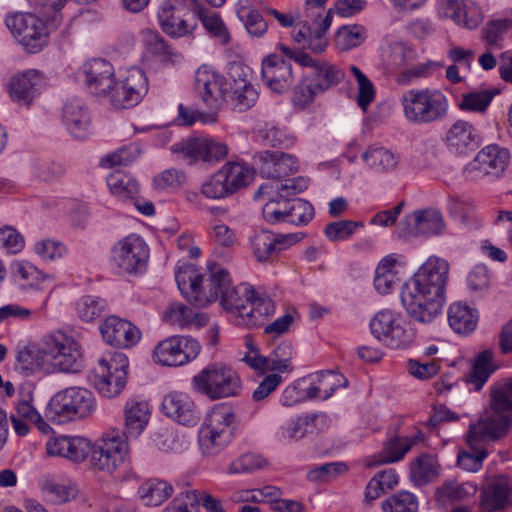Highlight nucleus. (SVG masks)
Masks as SVG:
<instances>
[{
  "instance_id": "obj_30",
  "label": "nucleus",
  "mask_w": 512,
  "mask_h": 512,
  "mask_svg": "<svg viewBox=\"0 0 512 512\" xmlns=\"http://www.w3.org/2000/svg\"><path fill=\"white\" fill-rule=\"evenodd\" d=\"M407 234L411 236H439L445 230L441 212L435 208L415 211L406 216Z\"/></svg>"
},
{
  "instance_id": "obj_57",
  "label": "nucleus",
  "mask_w": 512,
  "mask_h": 512,
  "mask_svg": "<svg viewBox=\"0 0 512 512\" xmlns=\"http://www.w3.org/2000/svg\"><path fill=\"white\" fill-rule=\"evenodd\" d=\"M512 30L511 18H499L490 20L482 29V39L490 46H500L504 36Z\"/></svg>"
},
{
  "instance_id": "obj_14",
  "label": "nucleus",
  "mask_w": 512,
  "mask_h": 512,
  "mask_svg": "<svg viewBox=\"0 0 512 512\" xmlns=\"http://www.w3.org/2000/svg\"><path fill=\"white\" fill-rule=\"evenodd\" d=\"M11 34L29 53H38L48 41V32L42 19L32 13L9 14L5 20Z\"/></svg>"
},
{
  "instance_id": "obj_48",
  "label": "nucleus",
  "mask_w": 512,
  "mask_h": 512,
  "mask_svg": "<svg viewBox=\"0 0 512 512\" xmlns=\"http://www.w3.org/2000/svg\"><path fill=\"white\" fill-rule=\"evenodd\" d=\"M238 18L244 23L247 31L253 36H262L268 28V24L254 8L250 0H239L236 7Z\"/></svg>"
},
{
  "instance_id": "obj_7",
  "label": "nucleus",
  "mask_w": 512,
  "mask_h": 512,
  "mask_svg": "<svg viewBox=\"0 0 512 512\" xmlns=\"http://www.w3.org/2000/svg\"><path fill=\"white\" fill-rule=\"evenodd\" d=\"M129 360L122 352H108L98 359L89 381L104 398L117 397L127 384Z\"/></svg>"
},
{
  "instance_id": "obj_13",
  "label": "nucleus",
  "mask_w": 512,
  "mask_h": 512,
  "mask_svg": "<svg viewBox=\"0 0 512 512\" xmlns=\"http://www.w3.org/2000/svg\"><path fill=\"white\" fill-rule=\"evenodd\" d=\"M44 354L49 364L48 373H77L83 366L80 344L63 334L52 335L45 339Z\"/></svg>"
},
{
  "instance_id": "obj_55",
  "label": "nucleus",
  "mask_w": 512,
  "mask_h": 512,
  "mask_svg": "<svg viewBox=\"0 0 512 512\" xmlns=\"http://www.w3.org/2000/svg\"><path fill=\"white\" fill-rule=\"evenodd\" d=\"M383 512H417L418 499L409 491H398L387 497L381 504Z\"/></svg>"
},
{
  "instance_id": "obj_20",
  "label": "nucleus",
  "mask_w": 512,
  "mask_h": 512,
  "mask_svg": "<svg viewBox=\"0 0 512 512\" xmlns=\"http://www.w3.org/2000/svg\"><path fill=\"white\" fill-rule=\"evenodd\" d=\"M424 434L418 431L413 436H391L384 443L381 451L365 458L366 467H375L401 461L411 448L424 442Z\"/></svg>"
},
{
  "instance_id": "obj_52",
  "label": "nucleus",
  "mask_w": 512,
  "mask_h": 512,
  "mask_svg": "<svg viewBox=\"0 0 512 512\" xmlns=\"http://www.w3.org/2000/svg\"><path fill=\"white\" fill-rule=\"evenodd\" d=\"M367 37V30L364 26L344 25L335 34V45L341 51H348L361 45Z\"/></svg>"
},
{
  "instance_id": "obj_21",
  "label": "nucleus",
  "mask_w": 512,
  "mask_h": 512,
  "mask_svg": "<svg viewBox=\"0 0 512 512\" xmlns=\"http://www.w3.org/2000/svg\"><path fill=\"white\" fill-rule=\"evenodd\" d=\"M300 239L298 234H276L262 230L250 238V245L255 259L260 263H265L273 260L281 251L286 250Z\"/></svg>"
},
{
  "instance_id": "obj_29",
  "label": "nucleus",
  "mask_w": 512,
  "mask_h": 512,
  "mask_svg": "<svg viewBox=\"0 0 512 512\" xmlns=\"http://www.w3.org/2000/svg\"><path fill=\"white\" fill-rule=\"evenodd\" d=\"M161 408L167 417L184 426H194L200 419L194 401L184 393L173 392L166 395Z\"/></svg>"
},
{
  "instance_id": "obj_62",
  "label": "nucleus",
  "mask_w": 512,
  "mask_h": 512,
  "mask_svg": "<svg viewBox=\"0 0 512 512\" xmlns=\"http://www.w3.org/2000/svg\"><path fill=\"white\" fill-rule=\"evenodd\" d=\"M350 72L355 77L358 85L357 104L362 110L374 101L375 88L370 79L355 65L350 66Z\"/></svg>"
},
{
  "instance_id": "obj_26",
  "label": "nucleus",
  "mask_w": 512,
  "mask_h": 512,
  "mask_svg": "<svg viewBox=\"0 0 512 512\" xmlns=\"http://www.w3.org/2000/svg\"><path fill=\"white\" fill-rule=\"evenodd\" d=\"M85 77V83L89 91L101 98H104L108 89L113 84L115 70L113 65L102 58H95L86 61L81 67Z\"/></svg>"
},
{
  "instance_id": "obj_19",
  "label": "nucleus",
  "mask_w": 512,
  "mask_h": 512,
  "mask_svg": "<svg viewBox=\"0 0 512 512\" xmlns=\"http://www.w3.org/2000/svg\"><path fill=\"white\" fill-rule=\"evenodd\" d=\"M227 85L225 77L207 65L200 66L196 71L195 90L210 109H218L224 103Z\"/></svg>"
},
{
  "instance_id": "obj_51",
  "label": "nucleus",
  "mask_w": 512,
  "mask_h": 512,
  "mask_svg": "<svg viewBox=\"0 0 512 512\" xmlns=\"http://www.w3.org/2000/svg\"><path fill=\"white\" fill-rule=\"evenodd\" d=\"M325 415L307 414L297 417L295 420L281 427L280 438L286 442H294L302 439L308 433V427L317 420H323Z\"/></svg>"
},
{
  "instance_id": "obj_41",
  "label": "nucleus",
  "mask_w": 512,
  "mask_h": 512,
  "mask_svg": "<svg viewBox=\"0 0 512 512\" xmlns=\"http://www.w3.org/2000/svg\"><path fill=\"white\" fill-rule=\"evenodd\" d=\"M254 289L247 284H240L236 287H231L226 294L220 299L221 304L227 310L236 324L242 314L246 310L254 296Z\"/></svg>"
},
{
  "instance_id": "obj_6",
  "label": "nucleus",
  "mask_w": 512,
  "mask_h": 512,
  "mask_svg": "<svg viewBox=\"0 0 512 512\" xmlns=\"http://www.w3.org/2000/svg\"><path fill=\"white\" fill-rule=\"evenodd\" d=\"M150 248L138 234H129L110 248L109 264L118 275L139 276L146 272Z\"/></svg>"
},
{
  "instance_id": "obj_15",
  "label": "nucleus",
  "mask_w": 512,
  "mask_h": 512,
  "mask_svg": "<svg viewBox=\"0 0 512 512\" xmlns=\"http://www.w3.org/2000/svg\"><path fill=\"white\" fill-rule=\"evenodd\" d=\"M510 157L507 148L497 144L487 145L465 166L464 174L470 180L501 178L509 167Z\"/></svg>"
},
{
  "instance_id": "obj_11",
  "label": "nucleus",
  "mask_w": 512,
  "mask_h": 512,
  "mask_svg": "<svg viewBox=\"0 0 512 512\" xmlns=\"http://www.w3.org/2000/svg\"><path fill=\"white\" fill-rule=\"evenodd\" d=\"M149 89L148 79L143 70L131 68L121 79L114 78L111 89L104 98L116 109H129L138 105Z\"/></svg>"
},
{
  "instance_id": "obj_64",
  "label": "nucleus",
  "mask_w": 512,
  "mask_h": 512,
  "mask_svg": "<svg viewBox=\"0 0 512 512\" xmlns=\"http://www.w3.org/2000/svg\"><path fill=\"white\" fill-rule=\"evenodd\" d=\"M107 303L104 299L97 296H84L77 304L79 317L86 322L93 321L100 317L106 310Z\"/></svg>"
},
{
  "instance_id": "obj_2",
  "label": "nucleus",
  "mask_w": 512,
  "mask_h": 512,
  "mask_svg": "<svg viewBox=\"0 0 512 512\" xmlns=\"http://www.w3.org/2000/svg\"><path fill=\"white\" fill-rule=\"evenodd\" d=\"M512 428V378L499 380L490 387L489 411L470 423L466 441L470 445L494 442Z\"/></svg>"
},
{
  "instance_id": "obj_49",
  "label": "nucleus",
  "mask_w": 512,
  "mask_h": 512,
  "mask_svg": "<svg viewBox=\"0 0 512 512\" xmlns=\"http://www.w3.org/2000/svg\"><path fill=\"white\" fill-rule=\"evenodd\" d=\"M173 492L172 486L164 481L158 479H151L143 483L138 494L146 506H159L162 504Z\"/></svg>"
},
{
  "instance_id": "obj_38",
  "label": "nucleus",
  "mask_w": 512,
  "mask_h": 512,
  "mask_svg": "<svg viewBox=\"0 0 512 512\" xmlns=\"http://www.w3.org/2000/svg\"><path fill=\"white\" fill-rule=\"evenodd\" d=\"M44 351H46L45 340L38 346H28L18 350L16 369L26 374L37 371L48 373L50 366L47 363Z\"/></svg>"
},
{
  "instance_id": "obj_33",
  "label": "nucleus",
  "mask_w": 512,
  "mask_h": 512,
  "mask_svg": "<svg viewBox=\"0 0 512 512\" xmlns=\"http://www.w3.org/2000/svg\"><path fill=\"white\" fill-rule=\"evenodd\" d=\"M151 415V407L146 400L131 398L124 406V434L137 438L146 428Z\"/></svg>"
},
{
  "instance_id": "obj_10",
  "label": "nucleus",
  "mask_w": 512,
  "mask_h": 512,
  "mask_svg": "<svg viewBox=\"0 0 512 512\" xmlns=\"http://www.w3.org/2000/svg\"><path fill=\"white\" fill-rule=\"evenodd\" d=\"M371 334L392 349H404L414 340L413 332L406 327L400 313L390 309L377 312L369 323Z\"/></svg>"
},
{
  "instance_id": "obj_44",
  "label": "nucleus",
  "mask_w": 512,
  "mask_h": 512,
  "mask_svg": "<svg viewBox=\"0 0 512 512\" xmlns=\"http://www.w3.org/2000/svg\"><path fill=\"white\" fill-rule=\"evenodd\" d=\"M110 192L119 200L127 202L139 195V184L135 178L120 171H114L107 177Z\"/></svg>"
},
{
  "instance_id": "obj_24",
  "label": "nucleus",
  "mask_w": 512,
  "mask_h": 512,
  "mask_svg": "<svg viewBox=\"0 0 512 512\" xmlns=\"http://www.w3.org/2000/svg\"><path fill=\"white\" fill-rule=\"evenodd\" d=\"M256 165L262 177L281 179L294 174L299 169L295 156L283 152L262 151L254 156Z\"/></svg>"
},
{
  "instance_id": "obj_43",
  "label": "nucleus",
  "mask_w": 512,
  "mask_h": 512,
  "mask_svg": "<svg viewBox=\"0 0 512 512\" xmlns=\"http://www.w3.org/2000/svg\"><path fill=\"white\" fill-rule=\"evenodd\" d=\"M177 286L181 294L191 303L198 306L200 286L203 284V276L191 264L180 267L175 273Z\"/></svg>"
},
{
  "instance_id": "obj_34",
  "label": "nucleus",
  "mask_w": 512,
  "mask_h": 512,
  "mask_svg": "<svg viewBox=\"0 0 512 512\" xmlns=\"http://www.w3.org/2000/svg\"><path fill=\"white\" fill-rule=\"evenodd\" d=\"M231 288V279L229 273L221 267H213L207 278L203 277V284L200 286L198 306H206L224 294Z\"/></svg>"
},
{
  "instance_id": "obj_63",
  "label": "nucleus",
  "mask_w": 512,
  "mask_h": 512,
  "mask_svg": "<svg viewBox=\"0 0 512 512\" xmlns=\"http://www.w3.org/2000/svg\"><path fill=\"white\" fill-rule=\"evenodd\" d=\"M139 152V148L136 144H129L104 156L100 164L104 168L127 166L139 156Z\"/></svg>"
},
{
  "instance_id": "obj_50",
  "label": "nucleus",
  "mask_w": 512,
  "mask_h": 512,
  "mask_svg": "<svg viewBox=\"0 0 512 512\" xmlns=\"http://www.w3.org/2000/svg\"><path fill=\"white\" fill-rule=\"evenodd\" d=\"M493 357L492 350H484L477 356L473 370L468 376V382L474 386L475 390L479 391L495 371Z\"/></svg>"
},
{
  "instance_id": "obj_53",
  "label": "nucleus",
  "mask_w": 512,
  "mask_h": 512,
  "mask_svg": "<svg viewBox=\"0 0 512 512\" xmlns=\"http://www.w3.org/2000/svg\"><path fill=\"white\" fill-rule=\"evenodd\" d=\"M396 260L392 257L383 258L375 272L374 287L380 294H388L392 291L398 278L394 271Z\"/></svg>"
},
{
  "instance_id": "obj_40",
  "label": "nucleus",
  "mask_w": 512,
  "mask_h": 512,
  "mask_svg": "<svg viewBox=\"0 0 512 512\" xmlns=\"http://www.w3.org/2000/svg\"><path fill=\"white\" fill-rule=\"evenodd\" d=\"M313 62V64L304 65L303 67L311 68L307 76L312 78L316 89L321 93L337 85L343 79L344 73L335 65L314 58Z\"/></svg>"
},
{
  "instance_id": "obj_46",
  "label": "nucleus",
  "mask_w": 512,
  "mask_h": 512,
  "mask_svg": "<svg viewBox=\"0 0 512 512\" xmlns=\"http://www.w3.org/2000/svg\"><path fill=\"white\" fill-rule=\"evenodd\" d=\"M192 14L199 19L205 30L222 44H227L230 41V34L217 12L208 9L201 3Z\"/></svg>"
},
{
  "instance_id": "obj_61",
  "label": "nucleus",
  "mask_w": 512,
  "mask_h": 512,
  "mask_svg": "<svg viewBox=\"0 0 512 512\" xmlns=\"http://www.w3.org/2000/svg\"><path fill=\"white\" fill-rule=\"evenodd\" d=\"M494 94L488 90L473 91L462 95L458 107L462 111L483 113L489 107Z\"/></svg>"
},
{
  "instance_id": "obj_23",
  "label": "nucleus",
  "mask_w": 512,
  "mask_h": 512,
  "mask_svg": "<svg viewBox=\"0 0 512 512\" xmlns=\"http://www.w3.org/2000/svg\"><path fill=\"white\" fill-rule=\"evenodd\" d=\"M438 13L469 30L476 29L484 20L481 7L472 0H442L438 5Z\"/></svg>"
},
{
  "instance_id": "obj_31",
  "label": "nucleus",
  "mask_w": 512,
  "mask_h": 512,
  "mask_svg": "<svg viewBox=\"0 0 512 512\" xmlns=\"http://www.w3.org/2000/svg\"><path fill=\"white\" fill-rule=\"evenodd\" d=\"M331 26V10L320 21L316 18L313 27L303 24L294 33V40L298 44L307 46L313 53L320 54L328 47L327 30Z\"/></svg>"
},
{
  "instance_id": "obj_36",
  "label": "nucleus",
  "mask_w": 512,
  "mask_h": 512,
  "mask_svg": "<svg viewBox=\"0 0 512 512\" xmlns=\"http://www.w3.org/2000/svg\"><path fill=\"white\" fill-rule=\"evenodd\" d=\"M246 307L242 318L236 321V325L246 328L263 326L266 320L275 312L274 302L266 296L259 295L256 291H254L253 299Z\"/></svg>"
},
{
  "instance_id": "obj_1",
  "label": "nucleus",
  "mask_w": 512,
  "mask_h": 512,
  "mask_svg": "<svg viewBox=\"0 0 512 512\" xmlns=\"http://www.w3.org/2000/svg\"><path fill=\"white\" fill-rule=\"evenodd\" d=\"M448 277V262L431 256L402 285L401 303L412 319L419 323H431L442 313Z\"/></svg>"
},
{
  "instance_id": "obj_59",
  "label": "nucleus",
  "mask_w": 512,
  "mask_h": 512,
  "mask_svg": "<svg viewBox=\"0 0 512 512\" xmlns=\"http://www.w3.org/2000/svg\"><path fill=\"white\" fill-rule=\"evenodd\" d=\"M15 275L26 285L35 289H43L42 285L51 280L50 275L43 273L29 262H17L15 264Z\"/></svg>"
},
{
  "instance_id": "obj_47",
  "label": "nucleus",
  "mask_w": 512,
  "mask_h": 512,
  "mask_svg": "<svg viewBox=\"0 0 512 512\" xmlns=\"http://www.w3.org/2000/svg\"><path fill=\"white\" fill-rule=\"evenodd\" d=\"M369 169L375 172L393 170L398 164V156L383 147L372 146L361 155Z\"/></svg>"
},
{
  "instance_id": "obj_16",
  "label": "nucleus",
  "mask_w": 512,
  "mask_h": 512,
  "mask_svg": "<svg viewBox=\"0 0 512 512\" xmlns=\"http://www.w3.org/2000/svg\"><path fill=\"white\" fill-rule=\"evenodd\" d=\"M201 346L189 336H171L160 341L153 350V360L163 366H182L194 360Z\"/></svg>"
},
{
  "instance_id": "obj_17",
  "label": "nucleus",
  "mask_w": 512,
  "mask_h": 512,
  "mask_svg": "<svg viewBox=\"0 0 512 512\" xmlns=\"http://www.w3.org/2000/svg\"><path fill=\"white\" fill-rule=\"evenodd\" d=\"M264 219L271 223H290L296 226L307 225L314 217V208L306 200L293 199L271 201L264 205Z\"/></svg>"
},
{
  "instance_id": "obj_28",
  "label": "nucleus",
  "mask_w": 512,
  "mask_h": 512,
  "mask_svg": "<svg viewBox=\"0 0 512 512\" xmlns=\"http://www.w3.org/2000/svg\"><path fill=\"white\" fill-rule=\"evenodd\" d=\"M443 140L450 152L464 155L473 151L480 144L481 138L471 122L458 119L448 128Z\"/></svg>"
},
{
  "instance_id": "obj_4",
  "label": "nucleus",
  "mask_w": 512,
  "mask_h": 512,
  "mask_svg": "<svg viewBox=\"0 0 512 512\" xmlns=\"http://www.w3.org/2000/svg\"><path fill=\"white\" fill-rule=\"evenodd\" d=\"M96 409L91 391L68 387L55 393L45 408V418L54 424H65L90 416Z\"/></svg>"
},
{
  "instance_id": "obj_37",
  "label": "nucleus",
  "mask_w": 512,
  "mask_h": 512,
  "mask_svg": "<svg viewBox=\"0 0 512 512\" xmlns=\"http://www.w3.org/2000/svg\"><path fill=\"white\" fill-rule=\"evenodd\" d=\"M478 312L462 302L452 303L448 309L450 327L458 334L468 335L473 332L478 323Z\"/></svg>"
},
{
  "instance_id": "obj_35",
  "label": "nucleus",
  "mask_w": 512,
  "mask_h": 512,
  "mask_svg": "<svg viewBox=\"0 0 512 512\" xmlns=\"http://www.w3.org/2000/svg\"><path fill=\"white\" fill-rule=\"evenodd\" d=\"M512 484L509 479H499L487 485L481 493V508L485 512L502 510L511 504Z\"/></svg>"
},
{
  "instance_id": "obj_54",
  "label": "nucleus",
  "mask_w": 512,
  "mask_h": 512,
  "mask_svg": "<svg viewBox=\"0 0 512 512\" xmlns=\"http://www.w3.org/2000/svg\"><path fill=\"white\" fill-rule=\"evenodd\" d=\"M232 438L204 427L199 429V447L203 455L215 456L222 452Z\"/></svg>"
},
{
  "instance_id": "obj_18",
  "label": "nucleus",
  "mask_w": 512,
  "mask_h": 512,
  "mask_svg": "<svg viewBox=\"0 0 512 512\" xmlns=\"http://www.w3.org/2000/svg\"><path fill=\"white\" fill-rule=\"evenodd\" d=\"M43 85V72L37 69H26L13 74L5 87L13 102L29 107L40 95Z\"/></svg>"
},
{
  "instance_id": "obj_45",
  "label": "nucleus",
  "mask_w": 512,
  "mask_h": 512,
  "mask_svg": "<svg viewBox=\"0 0 512 512\" xmlns=\"http://www.w3.org/2000/svg\"><path fill=\"white\" fill-rule=\"evenodd\" d=\"M439 465L434 455L424 453L410 463V477L416 485H425L438 475Z\"/></svg>"
},
{
  "instance_id": "obj_27",
  "label": "nucleus",
  "mask_w": 512,
  "mask_h": 512,
  "mask_svg": "<svg viewBox=\"0 0 512 512\" xmlns=\"http://www.w3.org/2000/svg\"><path fill=\"white\" fill-rule=\"evenodd\" d=\"M261 75L265 85L278 94L288 91L293 81L291 64L278 55L263 59Z\"/></svg>"
},
{
  "instance_id": "obj_5",
  "label": "nucleus",
  "mask_w": 512,
  "mask_h": 512,
  "mask_svg": "<svg viewBox=\"0 0 512 512\" xmlns=\"http://www.w3.org/2000/svg\"><path fill=\"white\" fill-rule=\"evenodd\" d=\"M192 388L214 401L240 394L242 385L238 373L223 363L207 365L191 381Z\"/></svg>"
},
{
  "instance_id": "obj_9",
  "label": "nucleus",
  "mask_w": 512,
  "mask_h": 512,
  "mask_svg": "<svg viewBox=\"0 0 512 512\" xmlns=\"http://www.w3.org/2000/svg\"><path fill=\"white\" fill-rule=\"evenodd\" d=\"M91 464L94 469L114 474L130 464L129 446L119 434H105L91 450Z\"/></svg>"
},
{
  "instance_id": "obj_12",
  "label": "nucleus",
  "mask_w": 512,
  "mask_h": 512,
  "mask_svg": "<svg viewBox=\"0 0 512 512\" xmlns=\"http://www.w3.org/2000/svg\"><path fill=\"white\" fill-rule=\"evenodd\" d=\"M170 151L189 165L199 162L215 164L228 155L227 145L211 137H188L174 143Z\"/></svg>"
},
{
  "instance_id": "obj_32",
  "label": "nucleus",
  "mask_w": 512,
  "mask_h": 512,
  "mask_svg": "<svg viewBox=\"0 0 512 512\" xmlns=\"http://www.w3.org/2000/svg\"><path fill=\"white\" fill-rule=\"evenodd\" d=\"M46 450L51 456H61L74 462H80L91 453L92 446L88 439L81 436H60L49 441Z\"/></svg>"
},
{
  "instance_id": "obj_3",
  "label": "nucleus",
  "mask_w": 512,
  "mask_h": 512,
  "mask_svg": "<svg viewBox=\"0 0 512 512\" xmlns=\"http://www.w3.org/2000/svg\"><path fill=\"white\" fill-rule=\"evenodd\" d=\"M405 119L414 125L440 122L447 117L449 101L438 89H409L400 99Z\"/></svg>"
},
{
  "instance_id": "obj_42",
  "label": "nucleus",
  "mask_w": 512,
  "mask_h": 512,
  "mask_svg": "<svg viewBox=\"0 0 512 512\" xmlns=\"http://www.w3.org/2000/svg\"><path fill=\"white\" fill-rule=\"evenodd\" d=\"M235 414L229 405L216 404L207 413L201 427L233 437Z\"/></svg>"
},
{
  "instance_id": "obj_60",
  "label": "nucleus",
  "mask_w": 512,
  "mask_h": 512,
  "mask_svg": "<svg viewBox=\"0 0 512 512\" xmlns=\"http://www.w3.org/2000/svg\"><path fill=\"white\" fill-rule=\"evenodd\" d=\"M259 137L272 147L289 148L295 143V137L287 129L266 125L259 130Z\"/></svg>"
},
{
  "instance_id": "obj_25",
  "label": "nucleus",
  "mask_w": 512,
  "mask_h": 512,
  "mask_svg": "<svg viewBox=\"0 0 512 512\" xmlns=\"http://www.w3.org/2000/svg\"><path fill=\"white\" fill-rule=\"evenodd\" d=\"M62 121L67 131L76 139H85L92 132L90 110L80 98L67 100L63 106Z\"/></svg>"
},
{
  "instance_id": "obj_56",
  "label": "nucleus",
  "mask_w": 512,
  "mask_h": 512,
  "mask_svg": "<svg viewBox=\"0 0 512 512\" xmlns=\"http://www.w3.org/2000/svg\"><path fill=\"white\" fill-rule=\"evenodd\" d=\"M364 227L361 221L339 220L328 223L324 228V235L332 242L350 239L358 228Z\"/></svg>"
},
{
  "instance_id": "obj_58",
  "label": "nucleus",
  "mask_w": 512,
  "mask_h": 512,
  "mask_svg": "<svg viewBox=\"0 0 512 512\" xmlns=\"http://www.w3.org/2000/svg\"><path fill=\"white\" fill-rule=\"evenodd\" d=\"M311 77L304 75L292 91V103L299 109L309 106L321 92L316 89Z\"/></svg>"
},
{
  "instance_id": "obj_22",
  "label": "nucleus",
  "mask_w": 512,
  "mask_h": 512,
  "mask_svg": "<svg viewBox=\"0 0 512 512\" xmlns=\"http://www.w3.org/2000/svg\"><path fill=\"white\" fill-rule=\"evenodd\" d=\"M104 341L110 346L128 349L141 340V330L131 321L115 315L108 316L100 325Z\"/></svg>"
},
{
  "instance_id": "obj_8",
  "label": "nucleus",
  "mask_w": 512,
  "mask_h": 512,
  "mask_svg": "<svg viewBox=\"0 0 512 512\" xmlns=\"http://www.w3.org/2000/svg\"><path fill=\"white\" fill-rule=\"evenodd\" d=\"M254 170L240 161H229L201 186V194L209 199L226 198L254 180Z\"/></svg>"
},
{
  "instance_id": "obj_39",
  "label": "nucleus",
  "mask_w": 512,
  "mask_h": 512,
  "mask_svg": "<svg viewBox=\"0 0 512 512\" xmlns=\"http://www.w3.org/2000/svg\"><path fill=\"white\" fill-rule=\"evenodd\" d=\"M172 4H161L158 10V21L162 31L172 38H181L191 35L197 24H190L186 20L176 17Z\"/></svg>"
}]
</instances>
